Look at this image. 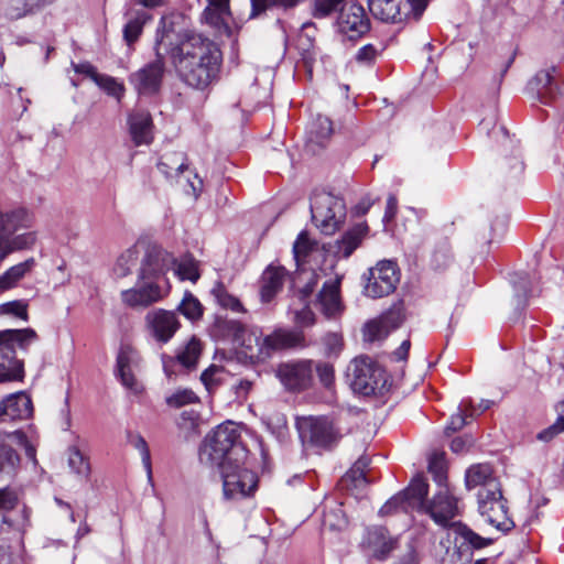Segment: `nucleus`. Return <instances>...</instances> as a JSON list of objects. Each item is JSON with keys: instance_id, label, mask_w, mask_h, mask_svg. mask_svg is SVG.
Instances as JSON below:
<instances>
[{"instance_id": "1", "label": "nucleus", "mask_w": 564, "mask_h": 564, "mask_svg": "<svg viewBox=\"0 0 564 564\" xmlns=\"http://www.w3.org/2000/svg\"><path fill=\"white\" fill-rule=\"evenodd\" d=\"M170 57L181 80L196 89H205L217 80L223 63L219 46L194 31L180 34Z\"/></svg>"}, {"instance_id": "2", "label": "nucleus", "mask_w": 564, "mask_h": 564, "mask_svg": "<svg viewBox=\"0 0 564 564\" xmlns=\"http://www.w3.org/2000/svg\"><path fill=\"white\" fill-rule=\"evenodd\" d=\"M247 456L248 451L241 443L239 429L232 422L218 425L205 437L199 449L200 462L217 468L226 462L246 460Z\"/></svg>"}, {"instance_id": "3", "label": "nucleus", "mask_w": 564, "mask_h": 564, "mask_svg": "<svg viewBox=\"0 0 564 564\" xmlns=\"http://www.w3.org/2000/svg\"><path fill=\"white\" fill-rule=\"evenodd\" d=\"M39 340L33 328L0 330V383L23 379V360L15 355V349L26 352Z\"/></svg>"}, {"instance_id": "4", "label": "nucleus", "mask_w": 564, "mask_h": 564, "mask_svg": "<svg viewBox=\"0 0 564 564\" xmlns=\"http://www.w3.org/2000/svg\"><path fill=\"white\" fill-rule=\"evenodd\" d=\"M347 378L352 391L364 397L382 395L389 386L386 369L366 355H360L350 361Z\"/></svg>"}, {"instance_id": "5", "label": "nucleus", "mask_w": 564, "mask_h": 564, "mask_svg": "<svg viewBox=\"0 0 564 564\" xmlns=\"http://www.w3.org/2000/svg\"><path fill=\"white\" fill-rule=\"evenodd\" d=\"M223 480V496L227 501L251 497L258 488L257 475L242 462H226L218 467Z\"/></svg>"}, {"instance_id": "6", "label": "nucleus", "mask_w": 564, "mask_h": 564, "mask_svg": "<svg viewBox=\"0 0 564 564\" xmlns=\"http://www.w3.org/2000/svg\"><path fill=\"white\" fill-rule=\"evenodd\" d=\"M477 501L481 517L498 531L508 533L514 528V522L508 517L507 500L499 481H491L487 489H479Z\"/></svg>"}, {"instance_id": "7", "label": "nucleus", "mask_w": 564, "mask_h": 564, "mask_svg": "<svg viewBox=\"0 0 564 564\" xmlns=\"http://www.w3.org/2000/svg\"><path fill=\"white\" fill-rule=\"evenodd\" d=\"M312 220L325 235H333L346 216L343 198L327 192L314 193L311 197Z\"/></svg>"}, {"instance_id": "8", "label": "nucleus", "mask_w": 564, "mask_h": 564, "mask_svg": "<svg viewBox=\"0 0 564 564\" xmlns=\"http://www.w3.org/2000/svg\"><path fill=\"white\" fill-rule=\"evenodd\" d=\"M19 505V496L14 489H0V533H12L13 538L21 542L31 524V509L23 505L20 510H15Z\"/></svg>"}, {"instance_id": "9", "label": "nucleus", "mask_w": 564, "mask_h": 564, "mask_svg": "<svg viewBox=\"0 0 564 564\" xmlns=\"http://www.w3.org/2000/svg\"><path fill=\"white\" fill-rule=\"evenodd\" d=\"M165 37H169V34H164L161 39L156 37L155 40V59L129 75V83L139 96H153L161 89L165 72L164 55L161 53V46Z\"/></svg>"}, {"instance_id": "10", "label": "nucleus", "mask_w": 564, "mask_h": 564, "mask_svg": "<svg viewBox=\"0 0 564 564\" xmlns=\"http://www.w3.org/2000/svg\"><path fill=\"white\" fill-rule=\"evenodd\" d=\"M334 25L344 41L355 42L370 31L371 21L360 3L347 2L341 6Z\"/></svg>"}, {"instance_id": "11", "label": "nucleus", "mask_w": 564, "mask_h": 564, "mask_svg": "<svg viewBox=\"0 0 564 564\" xmlns=\"http://www.w3.org/2000/svg\"><path fill=\"white\" fill-rule=\"evenodd\" d=\"M175 264L176 258L172 253L158 245L149 243L144 248L137 278L140 280L149 279L169 285L165 274Z\"/></svg>"}, {"instance_id": "12", "label": "nucleus", "mask_w": 564, "mask_h": 564, "mask_svg": "<svg viewBox=\"0 0 564 564\" xmlns=\"http://www.w3.org/2000/svg\"><path fill=\"white\" fill-rule=\"evenodd\" d=\"M364 292L371 299L388 296L394 292L400 282V270L397 262L381 260L368 271Z\"/></svg>"}, {"instance_id": "13", "label": "nucleus", "mask_w": 564, "mask_h": 564, "mask_svg": "<svg viewBox=\"0 0 564 564\" xmlns=\"http://www.w3.org/2000/svg\"><path fill=\"white\" fill-rule=\"evenodd\" d=\"M453 532L456 536L455 549L448 558H442V564H464V561L469 562L474 550H481L495 542V539L482 538L462 522L454 524Z\"/></svg>"}, {"instance_id": "14", "label": "nucleus", "mask_w": 564, "mask_h": 564, "mask_svg": "<svg viewBox=\"0 0 564 564\" xmlns=\"http://www.w3.org/2000/svg\"><path fill=\"white\" fill-rule=\"evenodd\" d=\"M303 444L315 447H330L340 438L339 431L327 417H307L297 423Z\"/></svg>"}, {"instance_id": "15", "label": "nucleus", "mask_w": 564, "mask_h": 564, "mask_svg": "<svg viewBox=\"0 0 564 564\" xmlns=\"http://www.w3.org/2000/svg\"><path fill=\"white\" fill-rule=\"evenodd\" d=\"M167 294L169 285L138 278L133 288L121 291L120 299L124 305L131 308H147L162 301Z\"/></svg>"}, {"instance_id": "16", "label": "nucleus", "mask_w": 564, "mask_h": 564, "mask_svg": "<svg viewBox=\"0 0 564 564\" xmlns=\"http://www.w3.org/2000/svg\"><path fill=\"white\" fill-rule=\"evenodd\" d=\"M246 332L241 322L227 316H216L209 327L214 340L241 346L247 355H253L252 332L247 337Z\"/></svg>"}, {"instance_id": "17", "label": "nucleus", "mask_w": 564, "mask_h": 564, "mask_svg": "<svg viewBox=\"0 0 564 564\" xmlns=\"http://www.w3.org/2000/svg\"><path fill=\"white\" fill-rule=\"evenodd\" d=\"M423 512L444 529L454 531L455 518L459 516L458 499L449 491V488L440 489L427 501Z\"/></svg>"}, {"instance_id": "18", "label": "nucleus", "mask_w": 564, "mask_h": 564, "mask_svg": "<svg viewBox=\"0 0 564 564\" xmlns=\"http://www.w3.org/2000/svg\"><path fill=\"white\" fill-rule=\"evenodd\" d=\"M24 442H26V434L22 430L0 431V476L11 479L18 475L22 458L15 448V443Z\"/></svg>"}, {"instance_id": "19", "label": "nucleus", "mask_w": 564, "mask_h": 564, "mask_svg": "<svg viewBox=\"0 0 564 564\" xmlns=\"http://www.w3.org/2000/svg\"><path fill=\"white\" fill-rule=\"evenodd\" d=\"M313 366L314 361L308 359L289 361L278 367L276 375L288 390L303 391L312 383Z\"/></svg>"}, {"instance_id": "20", "label": "nucleus", "mask_w": 564, "mask_h": 564, "mask_svg": "<svg viewBox=\"0 0 564 564\" xmlns=\"http://www.w3.org/2000/svg\"><path fill=\"white\" fill-rule=\"evenodd\" d=\"M144 323L150 335L161 344L170 341L181 326L176 313L163 308L148 312Z\"/></svg>"}, {"instance_id": "21", "label": "nucleus", "mask_w": 564, "mask_h": 564, "mask_svg": "<svg viewBox=\"0 0 564 564\" xmlns=\"http://www.w3.org/2000/svg\"><path fill=\"white\" fill-rule=\"evenodd\" d=\"M296 341L297 337L286 330L278 329L263 338L260 334L252 332L253 355L249 356L263 360L270 357L273 351L295 346Z\"/></svg>"}, {"instance_id": "22", "label": "nucleus", "mask_w": 564, "mask_h": 564, "mask_svg": "<svg viewBox=\"0 0 564 564\" xmlns=\"http://www.w3.org/2000/svg\"><path fill=\"white\" fill-rule=\"evenodd\" d=\"M553 73L555 67L542 69L528 83V93L541 104L551 105L562 95Z\"/></svg>"}, {"instance_id": "23", "label": "nucleus", "mask_w": 564, "mask_h": 564, "mask_svg": "<svg viewBox=\"0 0 564 564\" xmlns=\"http://www.w3.org/2000/svg\"><path fill=\"white\" fill-rule=\"evenodd\" d=\"M403 315L400 308H392L380 317L369 321L364 327V339L373 343L384 339L393 329L401 326Z\"/></svg>"}, {"instance_id": "24", "label": "nucleus", "mask_w": 564, "mask_h": 564, "mask_svg": "<svg viewBox=\"0 0 564 564\" xmlns=\"http://www.w3.org/2000/svg\"><path fill=\"white\" fill-rule=\"evenodd\" d=\"M32 412V400L25 392L12 393L0 402V423L26 420Z\"/></svg>"}, {"instance_id": "25", "label": "nucleus", "mask_w": 564, "mask_h": 564, "mask_svg": "<svg viewBox=\"0 0 564 564\" xmlns=\"http://www.w3.org/2000/svg\"><path fill=\"white\" fill-rule=\"evenodd\" d=\"M316 306L321 310L323 315L330 319L339 316L344 306L340 300V279L326 281L322 290L317 294Z\"/></svg>"}, {"instance_id": "26", "label": "nucleus", "mask_w": 564, "mask_h": 564, "mask_svg": "<svg viewBox=\"0 0 564 564\" xmlns=\"http://www.w3.org/2000/svg\"><path fill=\"white\" fill-rule=\"evenodd\" d=\"M540 276L533 272H517L511 278V284L514 292L517 310H524L531 297L540 294L541 290L538 288Z\"/></svg>"}, {"instance_id": "27", "label": "nucleus", "mask_w": 564, "mask_h": 564, "mask_svg": "<svg viewBox=\"0 0 564 564\" xmlns=\"http://www.w3.org/2000/svg\"><path fill=\"white\" fill-rule=\"evenodd\" d=\"M34 216L24 207H17L8 212H0V235L7 238L12 237L21 229H29L33 226Z\"/></svg>"}, {"instance_id": "28", "label": "nucleus", "mask_w": 564, "mask_h": 564, "mask_svg": "<svg viewBox=\"0 0 564 564\" xmlns=\"http://www.w3.org/2000/svg\"><path fill=\"white\" fill-rule=\"evenodd\" d=\"M288 271L284 267L269 265L262 273L260 280V300L262 303H270L281 292Z\"/></svg>"}, {"instance_id": "29", "label": "nucleus", "mask_w": 564, "mask_h": 564, "mask_svg": "<svg viewBox=\"0 0 564 564\" xmlns=\"http://www.w3.org/2000/svg\"><path fill=\"white\" fill-rule=\"evenodd\" d=\"M369 463L370 460L368 457H359L350 469L340 478V488L356 495L362 491L370 484L367 476Z\"/></svg>"}, {"instance_id": "30", "label": "nucleus", "mask_w": 564, "mask_h": 564, "mask_svg": "<svg viewBox=\"0 0 564 564\" xmlns=\"http://www.w3.org/2000/svg\"><path fill=\"white\" fill-rule=\"evenodd\" d=\"M127 20L122 33L123 40L129 47L139 40L144 25L152 19V15L142 8L130 7L124 13Z\"/></svg>"}, {"instance_id": "31", "label": "nucleus", "mask_w": 564, "mask_h": 564, "mask_svg": "<svg viewBox=\"0 0 564 564\" xmlns=\"http://www.w3.org/2000/svg\"><path fill=\"white\" fill-rule=\"evenodd\" d=\"M137 360V351L131 346H121L118 355H117V376L119 377L121 383L134 391H139V383L132 372V366Z\"/></svg>"}, {"instance_id": "32", "label": "nucleus", "mask_w": 564, "mask_h": 564, "mask_svg": "<svg viewBox=\"0 0 564 564\" xmlns=\"http://www.w3.org/2000/svg\"><path fill=\"white\" fill-rule=\"evenodd\" d=\"M427 494L429 484L426 478L423 475H416L409 486L399 492V496L408 509L423 511L427 503Z\"/></svg>"}, {"instance_id": "33", "label": "nucleus", "mask_w": 564, "mask_h": 564, "mask_svg": "<svg viewBox=\"0 0 564 564\" xmlns=\"http://www.w3.org/2000/svg\"><path fill=\"white\" fill-rule=\"evenodd\" d=\"M370 13L375 19L382 22L400 23L406 17V12H402V0H367Z\"/></svg>"}, {"instance_id": "34", "label": "nucleus", "mask_w": 564, "mask_h": 564, "mask_svg": "<svg viewBox=\"0 0 564 564\" xmlns=\"http://www.w3.org/2000/svg\"><path fill=\"white\" fill-rule=\"evenodd\" d=\"M128 123L131 138L135 145L152 142V118L148 111L140 110L131 113Z\"/></svg>"}, {"instance_id": "35", "label": "nucleus", "mask_w": 564, "mask_h": 564, "mask_svg": "<svg viewBox=\"0 0 564 564\" xmlns=\"http://www.w3.org/2000/svg\"><path fill=\"white\" fill-rule=\"evenodd\" d=\"M208 6L205 8L202 19L215 30L228 31V20L230 18L229 0H207Z\"/></svg>"}, {"instance_id": "36", "label": "nucleus", "mask_w": 564, "mask_h": 564, "mask_svg": "<svg viewBox=\"0 0 564 564\" xmlns=\"http://www.w3.org/2000/svg\"><path fill=\"white\" fill-rule=\"evenodd\" d=\"M368 232V225L366 223L357 224L347 230L340 239L335 243V256L339 258H349L351 253L359 247L361 240Z\"/></svg>"}, {"instance_id": "37", "label": "nucleus", "mask_w": 564, "mask_h": 564, "mask_svg": "<svg viewBox=\"0 0 564 564\" xmlns=\"http://www.w3.org/2000/svg\"><path fill=\"white\" fill-rule=\"evenodd\" d=\"M366 542L373 549L376 557L383 560L397 546V540L389 535L384 527H371L367 530Z\"/></svg>"}, {"instance_id": "38", "label": "nucleus", "mask_w": 564, "mask_h": 564, "mask_svg": "<svg viewBox=\"0 0 564 564\" xmlns=\"http://www.w3.org/2000/svg\"><path fill=\"white\" fill-rule=\"evenodd\" d=\"M334 132L332 120L323 115H317L312 119L307 127V143L317 147H325Z\"/></svg>"}, {"instance_id": "39", "label": "nucleus", "mask_w": 564, "mask_h": 564, "mask_svg": "<svg viewBox=\"0 0 564 564\" xmlns=\"http://www.w3.org/2000/svg\"><path fill=\"white\" fill-rule=\"evenodd\" d=\"M491 481H498V479L494 477L492 468L488 464L473 465L466 470L465 485L468 490L476 487L487 489L488 484Z\"/></svg>"}, {"instance_id": "40", "label": "nucleus", "mask_w": 564, "mask_h": 564, "mask_svg": "<svg viewBox=\"0 0 564 564\" xmlns=\"http://www.w3.org/2000/svg\"><path fill=\"white\" fill-rule=\"evenodd\" d=\"M35 259L29 258L9 268L3 274L0 275V294L7 290L14 288L20 280L35 267Z\"/></svg>"}, {"instance_id": "41", "label": "nucleus", "mask_w": 564, "mask_h": 564, "mask_svg": "<svg viewBox=\"0 0 564 564\" xmlns=\"http://www.w3.org/2000/svg\"><path fill=\"white\" fill-rule=\"evenodd\" d=\"M159 171L166 177L178 176L187 169L184 152L165 153L158 163Z\"/></svg>"}, {"instance_id": "42", "label": "nucleus", "mask_w": 564, "mask_h": 564, "mask_svg": "<svg viewBox=\"0 0 564 564\" xmlns=\"http://www.w3.org/2000/svg\"><path fill=\"white\" fill-rule=\"evenodd\" d=\"M140 257V245H133L124 250L117 259L112 272L118 279H122L131 274Z\"/></svg>"}, {"instance_id": "43", "label": "nucleus", "mask_w": 564, "mask_h": 564, "mask_svg": "<svg viewBox=\"0 0 564 564\" xmlns=\"http://www.w3.org/2000/svg\"><path fill=\"white\" fill-rule=\"evenodd\" d=\"M210 294L220 307L230 310L235 313L246 312L240 300L230 294L223 282H215L213 289L210 290Z\"/></svg>"}, {"instance_id": "44", "label": "nucleus", "mask_w": 564, "mask_h": 564, "mask_svg": "<svg viewBox=\"0 0 564 564\" xmlns=\"http://www.w3.org/2000/svg\"><path fill=\"white\" fill-rule=\"evenodd\" d=\"M53 1L54 0H10L9 7L7 8V15L12 20H18Z\"/></svg>"}, {"instance_id": "45", "label": "nucleus", "mask_w": 564, "mask_h": 564, "mask_svg": "<svg viewBox=\"0 0 564 564\" xmlns=\"http://www.w3.org/2000/svg\"><path fill=\"white\" fill-rule=\"evenodd\" d=\"M128 443L137 449L141 455L142 465L148 474V477L152 478V463L151 453L145 438L140 434L132 431L127 432Z\"/></svg>"}, {"instance_id": "46", "label": "nucleus", "mask_w": 564, "mask_h": 564, "mask_svg": "<svg viewBox=\"0 0 564 564\" xmlns=\"http://www.w3.org/2000/svg\"><path fill=\"white\" fill-rule=\"evenodd\" d=\"M177 312H180L187 319L195 322L202 318L204 307L199 300L196 296H194L192 292L186 291L181 303L177 306Z\"/></svg>"}, {"instance_id": "47", "label": "nucleus", "mask_w": 564, "mask_h": 564, "mask_svg": "<svg viewBox=\"0 0 564 564\" xmlns=\"http://www.w3.org/2000/svg\"><path fill=\"white\" fill-rule=\"evenodd\" d=\"M200 343L192 338L176 355V361L186 369L195 368L200 356Z\"/></svg>"}, {"instance_id": "48", "label": "nucleus", "mask_w": 564, "mask_h": 564, "mask_svg": "<svg viewBox=\"0 0 564 564\" xmlns=\"http://www.w3.org/2000/svg\"><path fill=\"white\" fill-rule=\"evenodd\" d=\"M68 466L78 477L88 479L90 475L89 459L77 446L68 448Z\"/></svg>"}, {"instance_id": "49", "label": "nucleus", "mask_w": 564, "mask_h": 564, "mask_svg": "<svg viewBox=\"0 0 564 564\" xmlns=\"http://www.w3.org/2000/svg\"><path fill=\"white\" fill-rule=\"evenodd\" d=\"M227 372L225 369L217 365H212L205 369L200 375V381L209 393L215 392L220 386L226 382Z\"/></svg>"}, {"instance_id": "50", "label": "nucleus", "mask_w": 564, "mask_h": 564, "mask_svg": "<svg viewBox=\"0 0 564 564\" xmlns=\"http://www.w3.org/2000/svg\"><path fill=\"white\" fill-rule=\"evenodd\" d=\"M347 0H313L311 14L315 19H326L333 13L338 12Z\"/></svg>"}, {"instance_id": "51", "label": "nucleus", "mask_w": 564, "mask_h": 564, "mask_svg": "<svg viewBox=\"0 0 564 564\" xmlns=\"http://www.w3.org/2000/svg\"><path fill=\"white\" fill-rule=\"evenodd\" d=\"M386 50V44L382 42H379L378 45L375 44H366L361 46L356 55L355 59L358 64L362 65H373L377 58L382 54V52Z\"/></svg>"}, {"instance_id": "52", "label": "nucleus", "mask_w": 564, "mask_h": 564, "mask_svg": "<svg viewBox=\"0 0 564 564\" xmlns=\"http://www.w3.org/2000/svg\"><path fill=\"white\" fill-rule=\"evenodd\" d=\"M429 473L440 489L448 488L446 464L442 455H433L429 460Z\"/></svg>"}, {"instance_id": "53", "label": "nucleus", "mask_w": 564, "mask_h": 564, "mask_svg": "<svg viewBox=\"0 0 564 564\" xmlns=\"http://www.w3.org/2000/svg\"><path fill=\"white\" fill-rule=\"evenodd\" d=\"M175 265V273L183 281L189 280L195 283L200 276L198 262L193 257H185Z\"/></svg>"}, {"instance_id": "54", "label": "nucleus", "mask_w": 564, "mask_h": 564, "mask_svg": "<svg viewBox=\"0 0 564 564\" xmlns=\"http://www.w3.org/2000/svg\"><path fill=\"white\" fill-rule=\"evenodd\" d=\"M169 406L178 409L188 404L199 402L198 395L191 389H178L171 395L165 398Z\"/></svg>"}, {"instance_id": "55", "label": "nucleus", "mask_w": 564, "mask_h": 564, "mask_svg": "<svg viewBox=\"0 0 564 564\" xmlns=\"http://www.w3.org/2000/svg\"><path fill=\"white\" fill-rule=\"evenodd\" d=\"M95 83L102 88L108 95L120 100L124 94V86L122 83H119L115 77L109 75H99L96 76Z\"/></svg>"}, {"instance_id": "56", "label": "nucleus", "mask_w": 564, "mask_h": 564, "mask_svg": "<svg viewBox=\"0 0 564 564\" xmlns=\"http://www.w3.org/2000/svg\"><path fill=\"white\" fill-rule=\"evenodd\" d=\"M0 315H11L28 322V303L23 300H15L3 303L0 305Z\"/></svg>"}, {"instance_id": "57", "label": "nucleus", "mask_w": 564, "mask_h": 564, "mask_svg": "<svg viewBox=\"0 0 564 564\" xmlns=\"http://www.w3.org/2000/svg\"><path fill=\"white\" fill-rule=\"evenodd\" d=\"M313 246L306 231H301L293 243V257L299 265L312 251Z\"/></svg>"}, {"instance_id": "58", "label": "nucleus", "mask_w": 564, "mask_h": 564, "mask_svg": "<svg viewBox=\"0 0 564 564\" xmlns=\"http://www.w3.org/2000/svg\"><path fill=\"white\" fill-rule=\"evenodd\" d=\"M468 415H469V412L467 410V401L463 400L458 408V412L451 416L449 422L445 426V433L447 435H451L452 433H455V432L459 431L460 429H463L467 423Z\"/></svg>"}, {"instance_id": "59", "label": "nucleus", "mask_w": 564, "mask_h": 564, "mask_svg": "<svg viewBox=\"0 0 564 564\" xmlns=\"http://www.w3.org/2000/svg\"><path fill=\"white\" fill-rule=\"evenodd\" d=\"M452 261L451 246L447 240L441 241L432 256V263L436 269L446 268Z\"/></svg>"}, {"instance_id": "60", "label": "nucleus", "mask_w": 564, "mask_h": 564, "mask_svg": "<svg viewBox=\"0 0 564 564\" xmlns=\"http://www.w3.org/2000/svg\"><path fill=\"white\" fill-rule=\"evenodd\" d=\"M315 369L321 384L330 389L335 381V370L333 365L325 361L314 362L313 370Z\"/></svg>"}, {"instance_id": "61", "label": "nucleus", "mask_w": 564, "mask_h": 564, "mask_svg": "<svg viewBox=\"0 0 564 564\" xmlns=\"http://www.w3.org/2000/svg\"><path fill=\"white\" fill-rule=\"evenodd\" d=\"M305 275H306L305 284L302 288H300L295 293V296L302 303L308 302V299L315 291V289L318 284V280H319V275L315 271H310V272L305 273Z\"/></svg>"}, {"instance_id": "62", "label": "nucleus", "mask_w": 564, "mask_h": 564, "mask_svg": "<svg viewBox=\"0 0 564 564\" xmlns=\"http://www.w3.org/2000/svg\"><path fill=\"white\" fill-rule=\"evenodd\" d=\"M9 240L15 251L31 249L35 245L36 234L34 231H28L14 237H9Z\"/></svg>"}, {"instance_id": "63", "label": "nucleus", "mask_w": 564, "mask_h": 564, "mask_svg": "<svg viewBox=\"0 0 564 564\" xmlns=\"http://www.w3.org/2000/svg\"><path fill=\"white\" fill-rule=\"evenodd\" d=\"M327 356H337L343 348V337L337 333H328L323 337Z\"/></svg>"}, {"instance_id": "64", "label": "nucleus", "mask_w": 564, "mask_h": 564, "mask_svg": "<svg viewBox=\"0 0 564 564\" xmlns=\"http://www.w3.org/2000/svg\"><path fill=\"white\" fill-rule=\"evenodd\" d=\"M562 432H564V415H560L555 423L542 430L536 437L542 442H550Z\"/></svg>"}]
</instances>
